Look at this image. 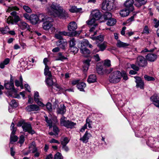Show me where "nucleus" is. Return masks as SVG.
Returning a JSON list of instances; mask_svg holds the SVG:
<instances>
[{
  "label": "nucleus",
  "instance_id": "nucleus-30",
  "mask_svg": "<svg viewBox=\"0 0 159 159\" xmlns=\"http://www.w3.org/2000/svg\"><path fill=\"white\" fill-rule=\"evenodd\" d=\"M96 20H97L90 16L89 20L86 21V23L89 26H92L95 24H97L96 22Z\"/></svg>",
  "mask_w": 159,
  "mask_h": 159
},
{
  "label": "nucleus",
  "instance_id": "nucleus-9",
  "mask_svg": "<svg viewBox=\"0 0 159 159\" xmlns=\"http://www.w3.org/2000/svg\"><path fill=\"white\" fill-rule=\"evenodd\" d=\"M152 103L157 107L159 108V94H155L150 98Z\"/></svg>",
  "mask_w": 159,
  "mask_h": 159
},
{
  "label": "nucleus",
  "instance_id": "nucleus-45",
  "mask_svg": "<svg viewBox=\"0 0 159 159\" xmlns=\"http://www.w3.org/2000/svg\"><path fill=\"white\" fill-rule=\"evenodd\" d=\"M63 157L59 152H57L54 156V159H63Z\"/></svg>",
  "mask_w": 159,
  "mask_h": 159
},
{
  "label": "nucleus",
  "instance_id": "nucleus-11",
  "mask_svg": "<svg viewBox=\"0 0 159 159\" xmlns=\"http://www.w3.org/2000/svg\"><path fill=\"white\" fill-rule=\"evenodd\" d=\"M45 81L48 86H51L56 82V80L54 76H52L46 77Z\"/></svg>",
  "mask_w": 159,
  "mask_h": 159
},
{
  "label": "nucleus",
  "instance_id": "nucleus-48",
  "mask_svg": "<svg viewBox=\"0 0 159 159\" xmlns=\"http://www.w3.org/2000/svg\"><path fill=\"white\" fill-rule=\"evenodd\" d=\"M15 125L13 122L11 123V130L12 131L11 133L12 134H15L16 130V128L14 127Z\"/></svg>",
  "mask_w": 159,
  "mask_h": 159
},
{
  "label": "nucleus",
  "instance_id": "nucleus-7",
  "mask_svg": "<svg viewBox=\"0 0 159 159\" xmlns=\"http://www.w3.org/2000/svg\"><path fill=\"white\" fill-rule=\"evenodd\" d=\"M22 128L24 132H27L32 134L35 133V131L32 129L31 125L29 123H24L22 126Z\"/></svg>",
  "mask_w": 159,
  "mask_h": 159
},
{
  "label": "nucleus",
  "instance_id": "nucleus-54",
  "mask_svg": "<svg viewBox=\"0 0 159 159\" xmlns=\"http://www.w3.org/2000/svg\"><path fill=\"white\" fill-rule=\"evenodd\" d=\"M23 8L27 12L30 13L31 12V9L29 7L26 6H24Z\"/></svg>",
  "mask_w": 159,
  "mask_h": 159
},
{
  "label": "nucleus",
  "instance_id": "nucleus-42",
  "mask_svg": "<svg viewBox=\"0 0 159 159\" xmlns=\"http://www.w3.org/2000/svg\"><path fill=\"white\" fill-rule=\"evenodd\" d=\"M45 120L47 123L48 124L49 128H51L52 127V120L50 119H49L47 116H44Z\"/></svg>",
  "mask_w": 159,
  "mask_h": 159
},
{
  "label": "nucleus",
  "instance_id": "nucleus-34",
  "mask_svg": "<svg viewBox=\"0 0 159 159\" xmlns=\"http://www.w3.org/2000/svg\"><path fill=\"white\" fill-rule=\"evenodd\" d=\"M57 112L58 113L63 114L66 111L65 107L63 104L61 105V107L57 109Z\"/></svg>",
  "mask_w": 159,
  "mask_h": 159
},
{
  "label": "nucleus",
  "instance_id": "nucleus-21",
  "mask_svg": "<svg viewBox=\"0 0 159 159\" xmlns=\"http://www.w3.org/2000/svg\"><path fill=\"white\" fill-rule=\"evenodd\" d=\"M62 36H75L77 34H79L80 33L79 32H77V31L75 32H72L71 33L66 32L65 31H60Z\"/></svg>",
  "mask_w": 159,
  "mask_h": 159
},
{
  "label": "nucleus",
  "instance_id": "nucleus-5",
  "mask_svg": "<svg viewBox=\"0 0 159 159\" xmlns=\"http://www.w3.org/2000/svg\"><path fill=\"white\" fill-rule=\"evenodd\" d=\"M66 117L63 116L60 120V125L67 128L72 129L76 125V123L69 120H66Z\"/></svg>",
  "mask_w": 159,
  "mask_h": 159
},
{
  "label": "nucleus",
  "instance_id": "nucleus-56",
  "mask_svg": "<svg viewBox=\"0 0 159 159\" xmlns=\"http://www.w3.org/2000/svg\"><path fill=\"white\" fill-rule=\"evenodd\" d=\"M130 66L131 68L136 71H138L139 70V68L135 64H132Z\"/></svg>",
  "mask_w": 159,
  "mask_h": 159
},
{
  "label": "nucleus",
  "instance_id": "nucleus-2",
  "mask_svg": "<svg viewBox=\"0 0 159 159\" xmlns=\"http://www.w3.org/2000/svg\"><path fill=\"white\" fill-rule=\"evenodd\" d=\"M48 20L50 21H53V19L51 17L45 16L42 14L39 15V16L36 15L32 14L30 15V20L31 23L35 25L38 22L39 20L44 21V20Z\"/></svg>",
  "mask_w": 159,
  "mask_h": 159
},
{
  "label": "nucleus",
  "instance_id": "nucleus-32",
  "mask_svg": "<svg viewBox=\"0 0 159 159\" xmlns=\"http://www.w3.org/2000/svg\"><path fill=\"white\" fill-rule=\"evenodd\" d=\"M80 52L84 57H87L90 53V51L86 48H81Z\"/></svg>",
  "mask_w": 159,
  "mask_h": 159
},
{
  "label": "nucleus",
  "instance_id": "nucleus-33",
  "mask_svg": "<svg viewBox=\"0 0 159 159\" xmlns=\"http://www.w3.org/2000/svg\"><path fill=\"white\" fill-rule=\"evenodd\" d=\"M20 81L17 80L15 81V85L17 87L20 86V88L22 89L23 88L22 84L23 79L21 76L20 77Z\"/></svg>",
  "mask_w": 159,
  "mask_h": 159
},
{
  "label": "nucleus",
  "instance_id": "nucleus-12",
  "mask_svg": "<svg viewBox=\"0 0 159 159\" xmlns=\"http://www.w3.org/2000/svg\"><path fill=\"white\" fill-rule=\"evenodd\" d=\"M27 111H39L40 108L39 106L36 104H30L27 106L25 108Z\"/></svg>",
  "mask_w": 159,
  "mask_h": 159
},
{
  "label": "nucleus",
  "instance_id": "nucleus-24",
  "mask_svg": "<svg viewBox=\"0 0 159 159\" xmlns=\"http://www.w3.org/2000/svg\"><path fill=\"white\" fill-rule=\"evenodd\" d=\"M44 20V21H43V28L45 30H49L52 26V24L51 23L52 21H50L48 20Z\"/></svg>",
  "mask_w": 159,
  "mask_h": 159
},
{
  "label": "nucleus",
  "instance_id": "nucleus-8",
  "mask_svg": "<svg viewBox=\"0 0 159 159\" xmlns=\"http://www.w3.org/2000/svg\"><path fill=\"white\" fill-rule=\"evenodd\" d=\"M56 45L60 48L63 50H65L67 46V42L66 39H62L57 41L56 42Z\"/></svg>",
  "mask_w": 159,
  "mask_h": 159
},
{
  "label": "nucleus",
  "instance_id": "nucleus-22",
  "mask_svg": "<svg viewBox=\"0 0 159 159\" xmlns=\"http://www.w3.org/2000/svg\"><path fill=\"white\" fill-rule=\"evenodd\" d=\"M91 136V134L88 133L86 131L83 136L80 138V140L82 141L84 143H86L88 142L89 138Z\"/></svg>",
  "mask_w": 159,
  "mask_h": 159
},
{
  "label": "nucleus",
  "instance_id": "nucleus-38",
  "mask_svg": "<svg viewBox=\"0 0 159 159\" xmlns=\"http://www.w3.org/2000/svg\"><path fill=\"white\" fill-rule=\"evenodd\" d=\"M93 40H95L96 42H102L103 41V38L102 35H100L97 37H92L91 38Z\"/></svg>",
  "mask_w": 159,
  "mask_h": 159
},
{
  "label": "nucleus",
  "instance_id": "nucleus-50",
  "mask_svg": "<svg viewBox=\"0 0 159 159\" xmlns=\"http://www.w3.org/2000/svg\"><path fill=\"white\" fill-rule=\"evenodd\" d=\"M54 37L56 39H58V40H60L62 39H64L63 38L62 36L60 31L59 32L57 33H56Z\"/></svg>",
  "mask_w": 159,
  "mask_h": 159
},
{
  "label": "nucleus",
  "instance_id": "nucleus-63",
  "mask_svg": "<svg viewBox=\"0 0 159 159\" xmlns=\"http://www.w3.org/2000/svg\"><path fill=\"white\" fill-rule=\"evenodd\" d=\"M104 64L107 66H111V61L109 60H105L104 61Z\"/></svg>",
  "mask_w": 159,
  "mask_h": 159
},
{
  "label": "nucleus",
  "instance_id": "nucleus-27",
  "mask_svg": "<svg viewBox=\"0 0 159 159\" xmlns=\"http://www.w3.org/2000/svg\"><path fill=\"white\" fill-rule=\"evenodd\" d=\"M97 78L95 75L94 74L90 75L87 80L88 82L89 83H94L96 82Z\"/></svg>",
  "mask_w": 159,
  "mask_h": 159
},
{
  "label": "nucleus",
  "instance_id": "nucleus-60",
  "mask_svg": "<svg viewBox=\"0 0 159 159\" xmlns=\"http://www.w3.org/2000/svg\"><path fill=\"white\" fill-rule=\"evenodd\" d=\"M93 57V58L97 61H99L100 60V58L98 54H96V55H94Z\"/></svg>",
  "mask_w": 159,
  "mask_h": 159
},
{
  "label": "nucleus",
  "instance_id": "nucleus-41",
  "mask_svg": "<svg viewBox=\"0 0 159 159\" xmlns=\"http://www.w3.org/2000/svg\"><path fill=\"white\" fill-rule=\"evenodd\" d=\"M5 21L8 24H13L14 23L13 18L10 16L8 17L7 18H5Z\"/></svg>",
  "mask_w": 159,
  "mask_h": 159
},
{
  "label": "nucleus",
  "instance_id": "nucleus-19",
  "mask_svg": "<svg viewBox=\"0 0 159 159\" xmlns=\"http://www.w3.org/2000/svg\"><path fill=\"white\" fill-rule=\"evenodd\" d=\"M77 28V25L74 21L70 22L68 25V29L70 31L75 32Z\"/></svg>",
  "mask_w": 159,
  "mask_h": 159
},
{
  "label": "nucleus",
  "instance_id": "nucleus-51",
  "mask_svg": "<svg viewBox=\"0 0 159 159\" xmlns=\"http://www.w3.org/2000/svg\"><path fill=\"white\" fill-rule=\"evenodd\" d=\"M96 70L98 74L102 75L103 74L102 70V68L101 66H97L96 68Z\"/></svg>",
  "mask_w": 159,
  "mask_h": 159
},
{
  "label": "nucleus",
  "instance_id": "nucleus-4",
  "mask_svg": "<svg viewBox=\"0 0 159 159\" xmlns=\"http://www.w3.org/2000/svg\"><path fill=\"white\" fill-rule=\"evenodd\" d=\"M115 7L114 0H105L102 3V9L105 11H110Z\"/></svg>",
  "mask_w": 159,
  "mask_h": 159
},
{
  "label": "nucleus",
  "instance_id": "nucleus-14",
  "mask_svg": "<svg viewBox=\"0 0 159 159\" xmlns=\"http://www.w3.org/2000/svg\"><path fill=\"white\" fill-rule=\"evenodd\" d=\"M134 78L136 80L135 82L136 84V86L137 88L143 89L144 85V83L141 78L139 76H135Z\"/></svg>",
  "mask_w": 159,
  "mask_h": 159
},
{
  "label": "nucleus",
  "instance_id": "nucleus-49",
  "mask_svg": "<svg viewBox=\"0 0 159 159\" xmlns=\"http://www.w3.org/2000/svg\"><path fill=\"white\" fill-rule=\"evenodd\" d=\"M144 77L145 79L146 80L148 81H154L155 80L154 78L152 77L148 76L147 75H144Z\"/></svg>",
  "mask_w": 159,
  "mask_h": 159
},
{
  "label": "nucleus",
  "instance_id": "nucleus-3",
  "mask_svg": "<svg viewBox=\"0 0 159 159\" xmlns=\"http://www.w3.org/2000/svg\"><path fill=\"white\" fill-rule=\"evenodd\" d=\"M122 77V74L118 70H116L111 73L109 75V80L110 82L112 83H116L120 80Z\"/></svg>",
  "mask_w": 159,
  "mask_h": 159
},
{
  "label": "nucleus",
  "instance_id": "nucleus-62",
  "mask_svg": "<svg viewBox=\"0 0 159 159\" xmlns=\"http://www.w3.org/2000/svg\"><path fill=\"white\" fill-rule=\"evenodd\" d=\"M53 85L54 86L55 89L57 90H60L61 89V87L57 84L56 82Z\"/></svg>",
  "mask_w": 159,
  "mask_h": 159
},
{
  "label": "nucleus",
  "instance_id": "nucleus-53",
  "mask_svg": "<svg viewBox=\"0 0 159 159\" xmlns=\"http://www.w3.org/2000/svg\"><path fill=\"white\" fill-rule=\"evenodd\" d=\"M70 50L74 54L76 53L78 51V48L75 46L70 47Z\"/></svg>",
  "mask_w": 159,
  "mask_h": 159
},
{
  "label": "nucleus",
  "instance_id": "nucleus-31",
  "mask_svg": "<svg viewBox=\"0 0 159 159\" xmlns=\"http://www.w3.org/2000/svg\"><path fill=\"white\" fill-rule=\"evenodd\" d=\"M44 74L46 76V77H51L52 76L51 72L49 70V68L48 66H45L44 69Z\"/></svg>",
  "mask_w": 159,
  "mask_h": 159
},
{
  "label": "nucleus",
  "instance_id": "nucleus-17",
  "mask_svg": "<svg viewBox=\"0 0 159 159\" xmlns=\"http://www.w3.org/2000/svg\"><path fill=\"white\" fill-rule=\"evenodd\" d=\"M98 47L99 48V49H95L94 50V52H97L101 51H103L107 47V43L106 42H104L101 43H98L97 44Z\"/></svg>",
  "mask_w": 159,
  "mask_h": 159
},
{
  "label": "nucleus",
  "instance_id": "nucleus-1",
  "mask_svg": "<svg viewBox=\"0 0 159 159\" xmlns=\"http://www.w3.org/2000/svg\"><path fill=\"white\" fill-rule=\"evenodd\" d=\"M46 9L48 12L54 17L61 18L67 15L66 11L56 2H53L49 3Z\"/></svg>",
  "mask_w": 159,
  "mask_h": 159
},
{
  "label": "nucleus",
  "instance_id": "nucleus-15",
  "mask_svg": "<svg viewBox=\"0 0 159 159\" xmlns=\"http://www.w3.org/2000/svg\"><path fill=\"white\" fill-rule=\"evenodd\" d=\"M4 86L6 89L11 90L12 91L15 93L17 92V90L14 88L13 81L11 80V79L10 82L5 83L4 84Z\"/></svg>",
  "mask_w": 159,
  "mask_h": 159
},
{
  "label": "nucleus",
  "instance_id": "nucleus-55",
  "mask_svg": "<svg viewBox=\"0 0 159 159\" xmlns=\"http://www.w3.org/2000/svg\"><path fill=\"white\" fill-rule=\"evenodd\" d=\"M11 105L12 107H16L17 106L18 104L15 100H12L11 101Z\"/></svg>",
  "mask_w": 159,
  "mask_h": 159
},
{
  "label": "nucleus",
  "instance_id": "nucleus-10",
  "mask_svg": "<svg viewBox=\"0 0 159 159\" xmlns=\"http://www.w3.org/2000/svg\"><path fill=\"white\" fill-rule=\"evenodd\" d=\"M18 25L20 28L22 30H26L30 31L31 29L29 25L25 22L23 21H20Z\"/></svg>",
  "mask_w": 159,
  "mask_h": 159
},
{
  "label": "nucleus",
  "instance_id": "nucleus-52",
  "mask_svg": "<svg viewBox=\"0 0 159 159\" xmlns=\"http://www.w3.org/2000/svg\"><path fill=\"white\" fill-rule=\"evenodd\" d=\"M70 47L75 46V45L76 41L74 38H72L69 41Z\"/></svg>",
  "mask_w": 159,
  "mask_h": 159
},
{
  "label": "nucleus",
  "instance_id": "nucleus-44",
  "mask_svg": "<svg viewBox=\"0 0 159 159\" xmlns=\"http://www.w3.org/2000/svg\"><path fill=\"white\" fill-rule=\"evenodd\" d=\"M89 44V41L87 40H85L83 41H82L81 43V48H86V47Z\"/></svg>",
  "mask_w": 159,
  "mask_h": 159
},
{
  "label": "nucleus",
  "instance_id": "nucleus-13",
  "mask_svg": "<svg viewBox=\"0 0 159 159\" xmlns=\"http://www.w3.org/2000/svg\"><path fill=\"white\" fill-rule=\"evenodd\" d=\"M134 0H126L124 3V6L126 8L132 11L134 10Z\"/></svg>",
  "mask_w": 159,
  "mask_h": 159
},
{
  "label": "nucleus",
  "instance_id": "nucleus-23",
  "mask_svg": "<svg viewBox=\"0 0 159 159\" xmlns=\"http://www.w3.org/2000/svg\"><path fill=\"white\" fill-rule=\"evenodd\" d=\"M29 148L30 152H31L32 153H35L38 150V149L36 147L35 143L34 141L32 142L30 144Z\"/></svg>",
  "mask_w": 159,
  "mask_h": 159
},
{
  "label": "nucleus",
  "instance_id": "nucleus-64",
  "mask_svg": "<svg viewBox=\"0 0 159 159\" xmlns=\"http://www.w3.org/2000/svg\"><path fill=\"white\" fill-rule=\"evenodd\" d=\"M53 131L55 132L57 135H58L59 132V130L58 127L56 126H54L53 127Z\"/></svg>",
  "mask_w": 159,
  "mask_h": 159
},
{
  "label": "nucleus",
  "instance_id": "nucleus-16",
  "mask_svg": "<svg viewBox=\"0 0 159 159\" xmlns=\"http://www.w3.org/2000/svg\"><path fill=\"white\" fill-rule=\"evenodd\" d=\"M90 16L97 20L101 18V15L99 10H95L91 12Z\"/></svg>",
  "mask_w": 159,
  "mask_h": 159
},
{
  "label": "nucleus",
  "instance_id": "nucleus-59",
  "mask_svg": "<svg viewBox=\"0 0 159 159\" xmlns=\"http://www.w3.org/2000/svg\"><path fill=\"white\" fill-rule=\"evenodd\" d=\"M39 93L37 92H36L35 93L34 96V100L35 101H37L39 100Z\"/></svg>",
  "mask_w": 159,
  "mask_h": 159
},
{
  "label": "nucleus",
  "instance_id": "nucleus-39",
  "mask_svg": "<svg viewBox=\"0 0 159 159\" xmlns=\"http://www.w3.org/2000/svg\"><path fill=\"white\" fill-rule=\"evenodd\" d=\"M14 134H12L11 133V134L10 143H11L12 142H16L18 139V137L16 135H15Z\"/></svg>",
  "mask_w": 159,
  "mask_h": 159
},
{
  "label": "nucleus",
  "instance_id": "nucleus-20",
  "mask_svg": "<svg viewBox=\"0 0 159 159\" xmlns=\"http://www.w3.org/2000/svg\"><path fill=\"white\" fill-rule=\"evenodd\" d=\"M147 60L148 61L152 62L154 61L157 58V56L154 53L148 54L146 57Z\"/></svg>",
  "mask_w": 159,
  "mask_h": 159
},
{
  "label": "nucleus",
  "instance_id": "nucleus-57",
  "mask_svg": "<svg viewBox=\"0 0 159 159\" xmlns=\"http://www.w3.org/2000/svg\"><path fill=\"white\" fill-rule=\"evenodd\" d=\"M24 137L23 135H21L20 137V139L19 143L22 145L24 142Z\"/></svg>",
  "mask_w": 159,
  "mask_h": 159
},
{
  "label": "nucleus",
  "instance_id": "nucleus-6",
  "mask_svg": "<svg viewBox=\"0 0 159 159\" xmlns=\"http://www.w3.org/2000/svg\"><path fill=\"white\" fill-rule=\"evenodd\" d=\"M136 65L140 67H144L147 64V62L145 58L142 56H139L137 58Z\"/></svg>",
  "mask_w": 159,
  "mask_h": 159
},
{
  "label": "nucleus",
  "instance_id": "nucleus-26",
  "mask_svg": "<svg viewBox=\"0 0 159 159\" xmlns=\"http://www.w3.org/2000/svg\"><path fill=\"white\" fill-rule=\"evenodd\" d=\"M77 87L80 91H84V89L86 87V84L84 82H80L77 84Z\"/></svg>",
  "mask_w": 159,
  "mask_h": 159
},
{
  "label": "nucleus",
  "instance_id": "nucleus-36",
  "mask_svg": "<svg viewBox=\"0 0 159 159\" xmlns=\"http://www.w3.org/2000/svg\"><path fill=\"white\" fill-rule=\"evenodd\" d=\"M82 10L81 8H77L76 7L73 6H71V8L69 9L70 11L72 13L80 12Z\"/></svg>",
  "mask_w": 159,
  "mask_h": 159
},
{
  "label": "nucleus",
  "instance_id": "nucleus-46",
  "mask_svg": "<svg viewBox=\"0 0 159 159\" xmlns=\"http://www.w3.org/2000/svg\"><path fill=\"white\" fill-rule=\"evenodd\" d=\"M111 14L109 12H106L104 16V18L105 20H108L111 18Z\"/></svg>",
  "mask_w": 159,
  "mask_h": 159
},
{
  "label": "nucleus",
  "instance_id": "nucleus-40",
  "mask_svg": "<svg viewBox=\"0 0 159 159\" xmlns=\"http://www.w3.org/2000/svg\"><path fill=\"white\" fill-rule=\"evenodd\" d=\"M19 10V8L16 6L10 7H8V9L7 10V12H9L12 11H17Z\"/></svg>",
  "mask_w": 159,
  "mask_h": 159
},
{
  "label": "nucleus",
  "instance_id": "nucleus-37",
  "mask_svg": "<svg viewBox=\"0 0 159 159\" xmlns=\"http://www.w3.org/2000/svg\"><path fill=\"white\" fill-rule=\"evenodd\" d=\"M70 139L67 137H62L61 139V144L62 145H66L69 143Z\"/></svg>",
  "mask_w": 159,
  "mask_h": 159
},
{
  "label": "nucleus",
  "instance_id": "nucleus-28",
  "mask_svg": "<svg viewBox=\"0 0 159 159\" xmlns=\"http://www.w3.org/2000/svg\"><path fill=\"white\" fill-rule=\"evenodd\" d=\"M135 5L138 7H140L143 5L145 4L147 0H135Z\"/></svg>",
  "mask_w": 159,
  "mask_h": 159
},
{
  "label": "nucleus",
  "instance_id": "nucleus-18",
  "mask_svg": "<svg viewBox=\"0 0 159 159\" xmlns=\"http://www.w3.org/2000/svg\"><path fill=\"white\" fill-rule=\"evenodd\" d=\"M89 30L90 34L91 36H93L96 34L98 28V24H95L93 25L90 26Z\"/></svg>",
  "mask_w": 159,
  "mask_h": 159
},
{
  "label": "nucleus",
  "instance_id": "nucleus-29",
  "mask_svg": "<svg viewBox=\"0 0 159 159\" xmlns=\"http://www.w3.org/2000/svg\"><path fill=\"white\" fill-rule=\"evenodd\" d=\"M116 45L119 48H125L129 46V43L122 42L120 40H118Z\"/></svg>",
  "mask_w": 159,
  "mask_h": 159
},
{
  "label": "nucleus",
  "instance_id": "nucleus-25",
  "mask_svg": "<svg viewBox=\"0 0 159 159\" xmlns=\"http://www.w3.org/2000/svg\"><path fill=\"white\" fill-rule=\"evenodd\" d=\"M130 11H131L130 10L125 8V9L120 11V14L122 17H125L129 15Z\"/></svg>",
  "mask_w": 159,
  "mask_h": 159
},
{
  "label": "nucleus",
  "instance_id": "nucleus-58",
  "mask_svg": "<svg viewBox=\"0 0 159 159\" xmlns=\"http://www.w3.org/2000/svg\"><path fill=\"white\" fill-rule=\"evenodd\" d=\"M92 122L91 121H90L89 119L87 118L86 120V123L85 125H86V127L88 125V127L89 128H92V127L91 126L90 123Z\"/></svg>",
  "mask_w": 159,
  "mask_h": 159
},
{
  "label": "nucleus",
  "instance_id": "nucleus-47",
  "mask_svg": "<svg viewBox=\"0 0 159 159\" xmlns=\"http://www.w3.org/2000/svg\"><path fill=\"white\" fill-rule=\"evenodd\" d=\"M66 58L64 56H63L62 53H59L58 55V57L56 59V61L61 60L62 61L66 59Z\"/></svg>",
  "mask_w": 159,
  "mask_h": 159
},
{
  "label": "nucleus",
  "instance_id": "nucleus-61",
  "mask_svg": "<svg viewBox=\"0 0 159 159\" xmlns=\"http://www.w3.org/2000/svg\"><path fill=\"white\" fill-rule=\"evenodd\" d=\"M46 106L47 109L49 111H51L52 110V105L50 103L48 102Z\"/></svg>",
  "mask_w": 159,
  "mask_h": 159
},
{
  "label": "nucleus",
  "instance_id": "nucleus-35",
  "mask_svg": "<svg viewBox=\"0 0 159 159\" xmlns=\"http://www.w3.org/2000/svg\"><path fill=\"white\" fill-rule=\"evenodd\" d=\"M116 22V20L115 19L111 18L108 20L107 24L108 25L112 26L115 25Z\"/></svg>",
  "mask_w": 159,
  "mask_h": 159
},
{
  "label": "nucleus",
  "instance_id": "nucleus-43",
  "mask_svg": "<svg viewBox=\"0 0 159 159\" xmlns=\"http://www.w3.org/2000/svg\"><path fill=\"white\" fill-rule=\"evenodd\" d=\"M91 61V60L89 59H87L85 60H84L83 61L84 65H86V68H85L84 70H87L89 67L90 65V62Z\"/></svg>",
  "mask_w": 159,
  "mask_h": 159
}]
</instances>
